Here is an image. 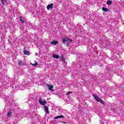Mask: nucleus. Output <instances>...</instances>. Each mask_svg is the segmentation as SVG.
<instances>
[{
    "label": "nucleus",
    "instance_id": "obj_1",
    "mask_svg": "<svg viewBox=\"0 0 124 124\" xmlns=\"http://www.w3.org/2000/svg\"><path fill=\"white\" fill-rule=\"evenodd\" d=\"M93 96L94 99H95L98 102H100L102 104H105V102H104V101H103L101 99L99 98L97 95L94 94L93 95Z\"/></svg>",
    "mask_w": 124,
    "mask_h": 124
},
{
    "label": "nucleus",
    "instance_id": "obj_2",
    "mask_svg": "<svg viewBox=\"0 0 124 124\" xmlns=\"http://www.w3.org/2000/svg\"><path fill=\"white\" fill-rule=\"evenodd\" d=\"M62 41L63 43H64L65 44H67V45H68L69 44V42H71V41H72V40L69 38H64L63 39Z\"/></svg>",
    "mask_w": 124,
    "mask_h": 124
},
{
    "label": "nucleus",
    "instance_id": "obj_3",
    "mask_svg": "<svg viewBox=\"0 0 124 124\" xmlns=\"http://www.w3.org/2000/svg\"><path fill=\"white\" fill-rule=\"evenodd\" d=\"M39 103H40V104H41V105H45V104H46V101L45 100H44V99H41L40 98L39 100Z\"/></svg>",
    "mask_w": 124,
    "mask_h": 124
},
{
    "label": "nucleus",
    "instance_id": "obj_4",
    "mask_svg": "<svg viewBox=\"0 0 124 124\" xmlns=\"http://www.w3.org/2000/svg\"><path fill=\"white\" fill-rule=\"evenodd\" d=\"M47 87H48L49 91H51L52 92H53V91H54V89H54V87L53 86V85H50L49 84H47Z\"/></svg>",
    "mask_w": 124,
    "mask_h": 124
},
{
    "label": "nucleus",
    "instance_id": "obj_5",
    "mask_svg": "<svg viewBox=\"0 0 124 124\" xmlns=\"http://www.w3.org/2000/svg\"><path fill=\"white\" fill-rule=\"evenodd\" d=\"M44 109H45V111L46 112V114H49V109L48 108V107L45 106Z\"/></svg>",
    "mask_w": 124,
    "mask_h": 124
},
{
    "label": "nucleus",
    "instance_id": "obj_6",
    "mask_svg": "<svg viewBox=\"0 0 124 124\" xmlns=\"http://www.w3.org/2000/svg\"><path fill=\"white\" fill-rule=\"evenodd\" d=\"M53 5V4H48L47 6V10H50V9H51V8H52Z\"/></svg>",
    "mask_w": 124,
    "mask_h": 124
},
{
    "label": "nucleus",
    "instance_id": "obj_7",
    "mask_svg": "<svg viewBox=\"0 0 124 124\" xmlns=\"http://www.w3.org/2000/svg\"><path fill=\"white\" fill-rule=\"evenodd\" d=\"M53 58H54V59H60V56L56 54H53Z\"/></svg>",
    "mask_w": 124,
    "mask_h": 124
},
{
    "label": "nucleus",
    "instance_id": "obj_8",
    "mask_svg": "<svg viewBox=\"0 0 124 124\" xmlns=\"http://www.w3.org/2000/svg\"><path fill=\"white\" fill-rule=\"evenodd\" d=\"M24 54L25 55H28V56H30V52H29V51H28V50H24Z\"/></svg>",
    "mask_w": 124,
    "mask_h": 124
},
{
    "label": "nucleus",
    "instance_id": "obj_9",
    "mask_svg": "<svg viewBox=\"0 0 124 124\" xmlns=\"http://www.w3.org/2000/svg\"><path fill=\"white\" fill-rule=\"evenodd\" d=\"M27 87H26V86H20L19 87V90H21V91H22L23 90H25V89H26Z\"/></svg>",
    "mask_w": 124,
    "mask_h": 124
},
{
    "label": "nucleus",
    "instance_id": "obj_10",
    "mask_svg": "<svg viewBox=\"0 0 124 124\" xmlns=\"http://www.w3.org/2000/svg\"><path fill=\"white\" fill-rule=\"evenodd\" d=\"M102 10H103V11H105L106 12H108V11H109V10L107 8L105 7H103Z\"/></svg>",
    "mask_w": 124,
    "mask_h": 124
},
{
    "label": "nucleus",
    "instance_id": "obj_11",
    "mask_svg": "<svg viewBox=\"0 0 124 124\" xmlns=\"http://www.w3.org/2000/svg\"><path fill=\"white\" fill-rule=\"evenodd\" d=\"M51 44L52 45H56V44H58V42L56 41H53L52 42H51Z\"/></svg>",
    "mask_w": 124,
    "mask_h": 124
},
{
    "label": "nucleus",
    "instance_id": "obj_12",
    "mask_svg": "<svg viewBox=\"0 0 124 124\" xmlns=\"http://www.w3.org/2000/svg\"><path fill=\"white\" fill-rule=\"evenodd\" d=\"M61 62H65V59L63 58V56H62L61 58Z\"/></svg>",
    "mask_w": 124,
    "mask_h": 124
},
{
    "label": "nucleus",
    "instance_id": "obj_13",
    "mask_svg": "<svg viewBox=\"0 0 124 124\" xmlns=\"http://www.w3.org/2000/svg\"><path fill=\"white\" fill-rule=\"evenodd\" d=\"M60 118H64V117L63 115H60L59 116H56L54 118V119H60Z\"/></svg>",
    "mask_w": 124,
    "mask_h": 124
},
{
    "label": "nucleus",
    "instance_id": "obj_14",
    "mask_svg": "<svg viewBox=\"0 0 124 124\" xmlns=\"http://www.w3.org/2000/svg\"><path fill=\"white\" fill-rule=\"evenodd\" d=\"M19 20H20V22L22 23V24H24V23H25V20L22 19V17H20V18H19Z\"/></svg>",
    "mask_w": 124,
    "mask_h": 124
},
{
    "label": "nucleus",
    "instance_id": "obj_15",
    "mask_svg": "<svg viewBox=\"0 0 124 124\" xmlns=\"http://www.w3.org/2000/svg\"><path fill=\"white\" fill-rule=\"evenodd\" d=\"M107 4L108 5H110V4H112V1L111 0H108L107 2Z\"/></svg>",
    "mask_w": 124,
    "mask_h": 124
},
{
    "label": "nucleus",
    "instance_id": "obj_16",
    "mask_svg": "<svg viewBox=\"0 0 124 124\" xmlns=\"http://www.w3.org/2000/svg\"><path fill=\"white\" fill-rule=\"evenodd\" d=\"M1 1L2 3V5H4V4H5V2H6V0H1Z\"/></svg>",
    "mask_w": 124,
    "mask_h": 124
},
{
    "label": "nucleus",
    "instance_id": "obj_17",
    "mask_svg": "<svg viewBox=\"0 0 124 124\" xmlns=\"http://www.w3.org/2000/svg\"><path fill=\"white\" fill-rule=\"evenodd\" d=\"M35 63L32 64V65H33V66H36V65H38V62H36V61H35Z\"/></svg>",
    "mask_w": 124,
    "mask_h": 124
},
{
    "label": "nucleus",
    "instance_id": "obj_18",
    "mask_svg": "<svg viewBox=\"0 0 124 124\" xmlns=\"http://www.w3.org/2000/svg\"><path fill=\"white\" fill-rule=\"evenodd\" d=\"M11 114H12L11 111H9L7 115V117H10V116H11Z\"/></svg>",
    "mask_w": 124,
    "mask_h": 124
},
{
    "label": "nucleus",
    "instance_id": "obj_19",
    "mask_svg": "<svg viewBox=\"0 0 124 124\" xmlns=\"http://www.w3.org/2000/svg\"><path fill=\"white\" fill-rule=\"evenodd\" d=\"M22 63H23V62H22V61H20V62H18V64H19V65H22Z\"/></svg>",
    "mask_w": 124,
    "mask_h": 124
},
{
    "label": "nucleus",
    "instance_id": "obj_20",
    "mask_svg": "<svg viewBox=\"0 0 124 124\" xmlns=\"http://www.w3.org/2000/svg\"><path fill=\"white\" fill-rule=\"evenodd\" d=\"M67 95H69V94H70V92H68L66 93Z\"/></svg>",
    "mask_w": 124,
    "mask_h": 124
},
{
    "label": "nucleus",
    "instance_id": "obj_21",
    "mask_svg": "<svg viewBox=\"0 0 124 124\" xmlns=\"http://www.w3.org/2000/svg\"><path fill=\"white\" fill-rule=\"evenodd\" d=\"M62 124H66V122H62Z\"/></svg>",
    "mask_w": 124,
    "mask_h": 124
},
{
    "label": "nucleus",
    "instance_id": "obj_22",
    "mask_svg": "<svg viewBox=\"0 0 124 124\" xmlns=\"http://www.w3.org/2000/svg\"><path fill=\"white\" fill-rule=\"evenodd\" d=\"M5 98L6 100V99L7 100V98H8V97H5Z\"/></svg>",
    "mask_w": 124,
    "mask_h": 124
},
{
    "label": "nucleus",
    "instance_id": "obj_23",
    "mask_svg": "<svg viewBox=\"0 0 124 124\" xmlns=\"http://www.w3.org/2000/svg\"><path fill=\"white\" fill-rule=\"evenodd\" d=\"M36 55L37 56L38 55V54L36 53Z\"/></svg>",
    "mask_w": 124,
    "mask_h": 124
},
{
    "label": "nucleus",
    "instance_id": "obj_24",
    "mask_svg": "<svg viewBox=\"0 0 124 124\" xmlns=\"http://www.w3.org/2000/svg\"><path fill=\"white\" fill-rule=\"evenodd\" d=\"M23 84H25V82H23Z\"/></svg>",
    "mask_w": 124,
    "mask_h": 124
}]
</instances>
